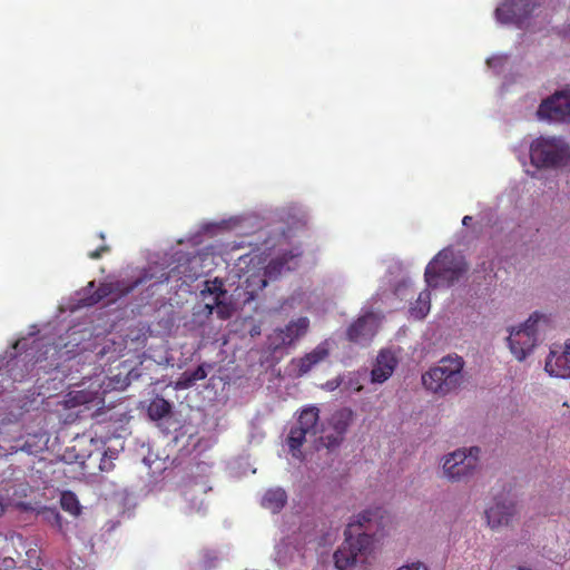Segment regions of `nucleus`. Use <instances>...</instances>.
I'll return each instance as SVG.
<instances>
[{"instance_id": "f257e3e1", "label": "nucleus", "mask_w": 570, "mask_h": 570, "mask_svg": "<svg viewBox=\"0 0 570 570\" xmlns=\"http://www.w3.org/2000/svg\"><path fill=\"white\" fill-rule=\"evenodd\" d=\"M384 510H364L357 519L347 524L343 544L334 553L335 567L338 570H348L357 562H365L374 548V538L368 531L381 525Z\"/></svg>"}, {"instance_id": "f03ea898", "label": "nucleus", "mask_w": 570, "mask_h": 570, "mask_svg": "<svg viewBox=\"0 0 570 570\" xmlns=\"http://www.w3.org/2000/svg\"><path fill=\"white\" fill-rule=\"evenodd\" d=\"M464 361L455 355L442 357L439 364L422 375V384L434 394L446 395L463 382Z\"/></svg>"}, {"instance_id": "7ed1b4c3", "label": "nucleus", "mask_w": 570, "mask_h": 570, "mask_svg": "<svg viewBox=\"0 0 570 570\" xmlns=\"http://www.w3.org/2000/svg\"><path fill=\"white\" fill-rule=\"evenodd\" d=\"M569 156V148L560 138L539 137L530 146V160L537 168L562 166Z\"/></svg>"}, {"instance_id": "20e7f679", "label": "nucleus", "mask_w": 570, "mask_h": 570, "mask_svg": "<svg viewBox=\"0 0 570 570\" xmlns=\"http://www.w3.org/2000/svg\"><path fill=\"white\" fill-rule=\"evenodd\" d=\"M99 454H101V439L82 434L73 438L63 458L70 463L79 464L83 473L95 474Z\"/></svg>"}, {"instance_id": "39448f33", "label": "nucleus", "mask_w": 570, "mask_h": 570, "mask_svg": "<svg viewBox=\"0 0 570 570\" xmlns=\"http://www.w3.org/2000/svg\"><path fill=\"white\" fill-rule=\"evenodd\" d=\"M480 449L472 446L468 451L459 449L450 453L443 461V473L450 481H462L471 476L479 462Z\"/></svg>"}, {"instance_id": "423d86ee", "label": "nucleus", "mask_w": 570, "mask_h": 570, "mask_svg": "<svg viewBox=\"0 0 570 570\" xmlns=\"http://www.w3.org/2000/svg\"><path fill=\"white\" fill-rule=\"evenodd\" d=\"M540 317L538 313H533L519 328L511 330L508 343L511 353L518 361H523L535 346L537 324Z\"/></svg>"}, {"instance_id": "0eeeda50", "label": "nucleus", "mask_w": 570, "mask_h": 570, "mask_svg": "<svg viewBox=\"0 0 570 570\" xmlns=\"http://www.w3.org/2000/svg\"><path fill=\"white\" fill-rule=\"evenodd\" d=\"M140 283L141 281L139 279L127 286H125L122 282L101 283L98 288L91 293L95 287V282H90L83 289V296L80 298V302L83 306H92L105 298L110 297L111 301H115L130 293Z\"/></svg>"}, {"instance_id": "6e6552de", "label": "nucleus", "mask_w": 570, "mask_h": 570, "mask_svg": "<svg viewBox=\"0 0 570 570\" xmlns=\"http://www.w3.org/2000/svg\"><path fill=\"white\" fill-rule=\"evenodd\" d=\"M538 7L537 0H509L495 10L498 21L522 27Z\"/></svg>"}, {"instance_id": "1a4fd4ad", "label": "nucleus", "mask_w": 570, "mask_h": 570, "mask_svg": "<svg viewBox=\"0 0 570 570\" xmlns=\"http://www.w3.org/2000/svg\"><path fill=\"white\" fill-rule=\"evenodd\" d=\"M353 411L347 407L335 411L328 419V428L332 430L326 433V430H322L324 436L322 441L327 449L337 448L344 440L345 434L352 423Z\"/></svg>"}, {"instance_id": "9d476101", "label": "nucleus", "mask_w": 570, "mask_h": 570, "mask_svg": "<svg viewBox=\"0 0 570 570\" xmlns=\"http://www.w3.org/2000/svg\"><path fill=\"white\" fill-rule=\"evenodd\" d=\"M541 119L570 121V92H557L543 100L538 109Z\"/></svg>"}, {"instance_id": "9b49d317", "label": "nucleus", "mask_w": 570, "mask_h": 570, "mask_svg": "<svg viewBox=\"0 0 570 570\" xmlns=\"http://www.w3.org/2000/svg\"><path fill=\"white\" fill-rule=\"evenodd\" d=\"M287 261L285 259V257L273 259L269 262L264 273L254 272L249 274L240 286L242 289L244 291V301L250 302L255 299L257 294L261 291H263L267 285L266 275H272V273L274 272L281 273Z\"/></svg>"}, {"instance_id": "f8f14e48", "label": "nucleus", "mask_w": 570, "mask_h": 570, "mask_svg": "<svg viewBox=\"0 0 570 570\" xmlns=\"http://www.w3.org/2000/svg\"><path fill=\"white\" fill-rule=\"evenodd\" d=\"M515 504L509 498H498L493 505L485 510V517L489 527L497 529L508 525L515 515Z\"/></svg>"}, {"instance_id": "ddd939ff", "label": "nucleus", "mask_w": 570, "mask_h": 570, "mask_svg": "<svg viewBox=\"0 0 570 570\" xmlns=\"http://www.w3.org/2000/svg\"><path fill=\"white\" fill-rule=\"evenodd\" d=\"M461 263L463 262L456 259L451 250L442 249L439 252L425 268L424 277L428 286L438 287L439 282L435 279V275Z\"/></svg>"}, {"instance_id": "4468645a", "label": "nucleus", "mask_w": 570, "mask_h": 570, "mask_svg": "<svg viewBox=\"0 0 570 570\" xmlns=\"http://www.w3.org/2000/svg\"><path fill=\"white\" fill-rule=\"evenodd\" d=\"M544 370L551 376L561 379L570 377V341L566 343L560 354H558L556 350L550 351Z\"/></svg>"}, {"instance_id": "2eb2a0df", "label": "nucleus", "mask_w": 570, "mask_h": 570, "mask_svg": "<svg viewBox=\"0 0 570 570\" xmlns=\"http://www.w3.org/2000/svg\"><path fill=\"white\" fill-rule=\"evenodd\" d=\"M309 321L307 317H298L291 321L284 328L276 332L279 345H292L299 337L304 336L308 330Z\"/></svg>"}, {"instance_id": "dca6fc26", "label": "nucleus", "mask_w": 570, "mask_h": 570, "mask_svg": "<svg viewBox=\"0 0 570 570\" xmlns=\"http://www.w3.org/2000/svg\"><path fill=\"white\" fill-rule=\"evenodd\" d=\"M397 361L391 351H382L376 357V363L371 372L373 383L385 382L394 372Z\"/></svg>"}, {"instance_id": "f3484780", "label": "nucleus", "mask_w": 570, "mask_h": 570, "mask_svg": "<svg viewBox=\"0 0 570 570\" xmlns=\"http://www.w3.org/2000/svg\"><path fill=\"white\" fill-rule=\"evenodd\" d=\"M287 502V493L284 489L277 487L268 489L261 501L264 509L269 510L273 513H278Z\"/></svg>"}, {"instance_id": "a211bd4d", "label": "nucleus", "mask_w": 570, "mask_h": 570, "mask_svg": "<svg viewBox=\"0 0 570 570\" xmlns=\"http://www.w3.org/2000/svg\"><path fill=\"white\" fill-rule=\"evenodd\" d=\"M318 421H320V410H318V407L311 405V406L304 407L301 411V413L297 417V422L294 426L301 428L305 432H308L311 435H316L318 432V430H317Z\"/></svg>"}, {"instance_id": "6ab92c4d", "label": "nucleus", "mask_w": 570, "mask_h": 570, "mask_svg": "<svg viewBox=\"0 0 570 570\" xmlns=\"http://www.w3.org/2000/svg\"><path fill=\"white\" fill-rule=\"evenodd\" d=\"M328 356V348L324 343L317 345L312 352L298 358L297 367L301 375L306 374L312 367Z\"/></svg>"}, {"instance_id": "aec40b11", "label": "nucleus", "mask_w": 570, "mask_h": 570, "mask_svg": "<svg viewBox=\"0 0 570 570\" xmlns=\"http://www.w3.org/2000/svg\"><path fill=\"white\" fill-rule=\"evenodd\" d=\"M347 338L354 343H362L367 341L372 335V328L370 325V317H358L354 323L350 325L346 332Z\"/></svg>"}, {"instance_id": "412c9836", "label": "nucleus", "mask_w": 570, "mask_h": 570, "mask_svg": "<svg viewBox=\"0 0 570 570\" xmlns=\"http://www.w3.org/2000/svg\"><path fill=\"white\" fill-rule=\"evenodd\" d=\"M308 434V432H305L301 428H296L294 425L291 428L286 439V443L293 458L301 461L304 459L302 446L304 445L306 441V435Z\"/></svg>"}, {"instance_id": "4be33fe9", "label": "nucleus", "mask_w": 570, "mask_h": 570, "mask_svg": "<svg viewBox=\"0 0 570 570\" xmlns=\"http://www.w3.org/2000/svg\"><path fill=\"white\" fill-rule=\"evenodd\" d=\"M468 271L464 263L452 266L451 268L443 269V272L435 275L439 285L445 284L446 286L453 285L460 277Z\"/></svg>"}, {"instance_id": "5701e85b", "label": "nucleus", "mask_w": 570, "mask_h": 570, "mask_svg": "<svg viewBox=\"0 0 570 570\" xmlns=\"http://www.w3.org/2000/svg\"><path fill=\"white\" fill-rule=\"evenodd\" d=\"M118 450L107 448L105 449V442L101 440V454L96 468L101 472H109L115 468L114 461L118 458Z\"/></svg>"}, {"instance_id": "b1692460", "label": "nucleus", "mask_w": 570, "mask_h": 570, "mask_svg": "<svg viewBox=\"0 0 570 570\" xmlns=\"http://www.w3.org/2000/svg\"><path fill=\"white\" fill-rule=\"evenodd\" d=\"M170 403L163 397L154 400L148 407V414L153 420L164 419L170 413Z\"/></svg>"}, {"instance_id": "393cba45", "label": "nucleus", "mask_w": 570, "mask_h": 570, "mask_svg": "<svg viewBox=\"0 0 570 570\" xmlns=\"http://www.w3.org/2000/svg\"><path fill=\"white\" fill-rule=\"evenodd\" d=\"M61 508L70 514L77 517L80 514L81 507L75 493L66 491L61 494L60 499Z\"/></svg>"}, {"instance_id": "a878e982", "label": "nucleus", "mask_w": 570, "mask_h": 570, "mask_svg": "<svg viewBox=\"0 0 570 570\" xmlns=\"http://www.w3.org/2000/svg\"><path fill=\"white\" fill-rule=\"evenodd\" d=\"M207 293L210 295H214L215 297H219V299H222V297H224L226 295V289L224 288V283L218 278H215L212 282H206V287H205V289L202 291V295H205Z\"/></svg>"}, {"instance_id": "bb28decb", "label": "nucleus", "mask_w": 570, "mask_h": 570, "mask_svg": "<svg viewBox=\"0 0 570 570\" xmlns=\"http://www.w3.org/2000/svg\"><path fill=\"white\" fill-rule=\"evenodd\" d=\"M429 293H421L417 299V307H413L412 312L417 318H423L426 316L429 309H430V303H429Z\"/></svg>"}, {"instance_id": "cd10ccee", "label": "nucleus", "mask_w": 570, "mask_h": 570, "mask_svg": "<svg viewBox=\"0 0 570 570\" xmlns=\"http://www.w3.org/2000/svg\"><path fill=\"white\" fill-rule=\"evenodd\" d=\"M215 305L217 307V316L220 320H227L230 317V309L219 297H215Z\"/></svg>"}, {"instance_id": "c85d7f7f", "label": "nucleus", "mask_w": 570, "mask_h": 570, "mask_svg": "<svg viewBox=\"0 0 570 570\" xmlns=\"http://www.w3.org/2000/svg\"><path fill=\"white\" fill-rule=\"evenodd\" d=\"M194 384H195V382L188 374V371H186L181 374V376L176 382V389L186 390V389L191 387Z\"/></svg>"}, {"instance_id": "c756f323", "label": "nucleus", "mask_w": 570, "mask_h": 570, "mask_svg": "<svg viewBox=\"0 0 570 570\" xmlns=\"http://www.w3.org/2000/svg\"><path fill=\"white\" fill-rule=\"evenodd\" d=\"M188 374L193 379V381L196 383L197 381H203L207 376V371L205 368V364L198 365L194 371L189 372Z\"/></svg>"}, {"instance_id": "7c9ffc66", "label": "nucleus", "mask_w": 570, "mask_h": 570, "mask_svg": "<svg viewBox=\"0 0 570 570\" xmlns=\"http://www.w3.org/2000/svg\"><path fill=\"white\" fill-rule=\"evenodd\" d=\"M109 246L102 245L99 248L88 253V257L91 259H99L105 253L109 252Z\"/></svg>"}, {"instance_id": "2f4dec72", "label": "nucleus", "mask_w": 570, "mask_h": 570, "mask_svg": "<svg viewBox=\"0 0 570 570\" xmlns=\"http://www.w3.org/2000/svg\"><path fill=\"white\" fill-rule=\"evenodd\" d=\"M397 570H429V569L422 562H413L411 564L402 566Z\"/></svg>"}, {"instance_id": "473e14b6", "label": "nucleus", "mask_w": 570, "mask_h": 570, "mask_svg": "<svg viewBox=\"0 0 570 570\" xmlns=\"http://www.w3.org/2000/svg\"><path fill=\"white\" fill-rule=\"evenodd\" d=\"M279 232H281V236L285 239L289 238L293 235L292 227H288L287 230H285L284 228H281Z\"/></svg>"}, {"instance_id": "72a5a7b5", "label": "nucleus", "mask_w": 570, "mask_h": 570, "mask_svg": "<svg viewBox=\"0 0 570 570\" xmlns=\"http://www.w3.org/2000/svg\"><path fill=\"white\" fill-rule=\"evenodd\" d=\"M215 307H216L215 301L212 304L208 303L205 305V309L207 311L208 315L213 314Z\"/></svg>"}, {"instance_id": "f704fd0d", "label": "nucleus", "mask_w": 570, "mask_h": 570, "mask_svg": "<svg viewBox=\"0 0 570 570\" xmlns=\"http://www.w3.org/2000/svg\"><path fill=\"white\" fill-rule=\"evenodd\" d=\"M471 220H472V217H471V216H464V217H463V219H462V224H463L464 226H469V225H470V223H471Z\"/></svg>"}, {"instance_id": "c9c22d12", "label": "nucleus", "mask_w": 570, "mask_h": 570, "mask_svg": "<svg viewBox=\"0 0 570 570\" xmlns=\"http://www.w3.org/2000/svg\"><path fill=\"white\" fill-rule=\"evenodd\" d=\"M56 520H57V525L61 529V515L58 512L56 513Z\"/></svg>"}, {"instance_id": "e433bc0d", "label": "nucleus", "mask_w": 570, "mask_h": 570, "mask_svg": "<svg viewBox=\"0 0 570 570\" xmlns=\"http://www.w3.org/2000/svg\"><path fill=\"white\" fill-rule=\"evenodd\" d=\"M295 224L299 225V226H304L305 225V223L303 220H301V219H298Z\"/></svg>"}, {"instance_id": "4c0bfd02", "label": "nucleus", "mask_w": 570, "mask_h": 570, "mask_svg": "<svg viewBox=\"0 0 570 570\" xmlns=\"http://www.w3.org/2000/svg\"><path fill=\"white\" fill-rule=\"evenodd\" d=\"M518 570H531V569L525 568V567H519V569H518Z\"/></svg>"}]
</instances>
